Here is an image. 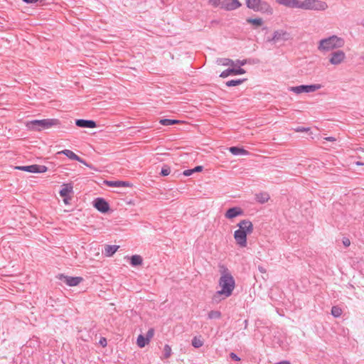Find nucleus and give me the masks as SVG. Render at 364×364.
<instances>
[{"label": "nucleus", "mask_w": 364, "mask_h": 364, "mask_svg": "<svg viewBox=\"0 0 364 364\" xmlns=\"http://www.w3.org/2000/svg\"><path fill=\"white\" fill-rule=\"evenodd\" d=\"M117 245H107L105 248V254L107 257L112 256L118 250Z\"/></svg>", "instance_id": "obj_24"}, {"label": "nucleus", "mask_w": 364, "mask_h": 364, "mask_svg": "<svg viewBox=\"0 0 364 364\" xmlns=\"http://www.w3.org/2000/svg\"><path fill=\"white\" fill-rule=\"evenodd\" d=\"M154 328H149L148 330V331L146 332V337H145L146 341H148L149 342L151 338L154 336Z\"/></svg>", "instance_id": "obj_36"}, {"label": "nucleus", "mask_w": 364, "mask_h": 364, "mask_svg": "<svg viewBox=\"0 0 364 364\" xmlns=\"http://www.w3.org/2000/svg\"><path fill=\"white\" fill-rule=\"evenodd\" d=\"M99 343L102 347H105L107 344V339L105 338H101Z\"/></svg>", "instance_id": "obj_43"}, {"label": "nucleus", "mask_w": 364, "mask_h": 364, "mask_svg": "<svg viewBox=\"0 0 364 364\" xmlns=\"http://www.w3.org/2000/svg\"><path fill=\"white\" fill-rule=\"evenodd\" d=\"M245 73L246 71L240 67H239L238 68H228L223 71L220 73V77L222 78H225L230 75H242L245 74Z\"/></svg>", "instance_id": "obj_13"}, {"label": "nucleus", "mask_w": 364, "mask_h": 364, "mask_svg": "<svg viewBox=\"0 0 364 364\" xmlns=\"http://www.w3.org/2000/svg\"><path fill=\"white\" fill-rule=\"evenodd\" d=\"M73 186L70 183L64 184L59 193L61 197L65 198L73 192Z\"/></svg>", "instance_id": "obj_21"}, {"label": "nucleus", "mask_w": 364, "mask_h": 364, "mask_svg": "<svg viewBox=\"0 0 364 364\" xmlns=\"http://www.w3.org/2000/svg\"><path fill=\"white\" fill-rule=\"evenodd\" d=\"M64 202H65V203H68V200H67L66 197H65V198H64Z\"/></svg>", "instance_id": "obj_51"}, {"label": "nucleus", "mask_w": 364, "mask_h": 364, "mask_svg": "<svg viewBox=\"0 0 364 364\" xmlns=\"http://www.w3.org/2000/svg\"><path fill=\"white\" fill-rule=\"evenodd\" d=\"M289 39H290L289 33L284 30H277L274 32L273 36L270 41L276 43L280 41H286Z\"/></svg>", "instance_id": "obj_10"}, {"label": "nucleus", "mask_w": 364, "mask_h": 364, "mask_svg": "<svg viewBox=\"0 0 364 364\" xmlns=\"http://www.w3.org/2000/svg\"><path fill=\"white\" fill-rule=\"evenodd\" d=\"M345 44L343 38L336 35L323 38L318 42V50L321 52H328L334 49L342 48Z\"/></svg>", "instance_id": "obj_3"}, {"label": "nucleus", "mask_w": 364, "mask_h": 364, "mask_svg": "<svg viewBox=\"0 0 364 364\" xmlns=\"http://www.w3.org/2000/svg\"><path fill=\"white\" fill-rule=\"evenodd\" d=\"M301 9L305 10L325 11L328 9L326 2L321 0H304L301 3Z\"/></svg>", "instance_id": "obj_5"}, {"label": "nucleus", "mask_w": 364, "mask_h": 364, "mask_svg": "<svg viewBox=\"0 0 364 364\" xmlns=\"http://www.w3.org/2000/svg\"><path fill=\"white\" fill-rule=\"evenodd\" d=\"M342 313L343 311L339 306H334L331 308V314L336 318L341 316Z\"/></svg>", "instance_id": "obj_31"}, {"label": "nucleus", "mask_w": 364, "mask_h": 364, "mask_svg": "<svg viewBox=\"0 0 364 364\" xmlns=\"http://www.w3.org/2000/svg\"><path fill=\"white\" fill-rule=\"evenodd\" d=\"M261 1L262 0H245L246 6L247 8L255 11H257L259 4H261Z\"/></svg>", "instance_id": "obj_22"}, {"label": "nucleus", "mask_w": 364, "mask_h": 364, "mask_svg": "<svg viewBox=\"0 0 364 364\" xmlns=\"http://www.w3.org/2000/svg\"><path fill=\"white\" fill-rule=\"evenodd\" d=\"M58 278L69 287L77 286L83 281V278L81 277H70L63 274H59Z\"/></svg>", "instance_id": "obj_7"}, {"label": "nucleus", "mask_w": 364, "mask_h": 364, "mask_svg": "<svg viewBox=\"0 0 364 364\" xmlns=\"http://www.w3.org/2000/svg\"><path fill=\"white\" fill-rule=\"evenodd\" d=\"M243 214V210L240 207H233L229 208L225 214V216L226 218L228 219H232L237 216L242 215Z\"/></svg>", "instance_id": "obj_14"}, {"label": "nucleus", "mask_w": 364, "mask_h": 364, "mask_svg": "<svg viewBox=\"0 0 364 364\" xmlns=\"http://www.w3.org/2000/svg\"><path fill=\"white\" fill-rule=\"evenodd\" d=\"M82 164H83L85 166L93 169L95 171H101V169L100 168L94 167L92 164L87 162V161H79Z\"/></svg>", "instance_id": "obj_37"}, {"label": "nucleus", "mask_w": 364, "mask_h": 364, "mask_svg": "<svg viewBox=\"0 0 364 364\" xmlns=\"http://www.w3.org/2000/svg\"><path fill=\"white\" fill-rule=\"evenodd\" d=\"M230 357L232 360H235V361H240V358L235 353L232 352L230 353Z\"/></svg>", "instance_id": "obj_39"}, {"label": "nucleus", "mask_w": 364, "mask_h": 364, "mask_svg": "<svg viewBox=\"0 0 364 364\" xmlns=\"http://www.w3.org/2000/svg\"><path fill=\"white\" fill-rule=\"evenodd\" d=\"M247 63V60L245 59V60H237L236 61V64L240 65V66H243L245 65L246 63Z\"/></svg>", "instance_id": "obj_42"}, {"label": "nucleus", "mask_w": 364, "mask_h": 364, "mask_svg": "<svg viewBox=\"0 0 364 364\" xmlns=\"http://www.w3.org/2000/svg\"><path fill=\"white\" fill-rule=\"evenodd\" d=\"M64 154L67 157L69 158V159H81L77 155H76L73 151L65 149L63 151H58L56 153V155H61Z\"/></svg>", "instance_id": "obj_23"}, {"label": "nucleus", "mask_w": 364, "mask_h": 364, "mask_svg": "<svg viewBox=\"0 0 364 364\" xmlns=\"http://www.w3.org/2000/svg\"><path fill=\"white\" fill-rule=\"evenodd\" d=\"M343 243L345 247H348L350 245V242L349 239L344 238L343 240Z\"/></svg>", "instance_id": "obj_44"}, {"label": "nucleus", "mask_w": 364, "mask_h": 364, "mask_svg": "<svg viewBox=\"0 0 364 364\" xmlns=\"http://www.w3.org/2000/svg\"><path fill=\"white\" fill-rule=\"evenodd\" d=\"M346 58V54L343 50H338L335 52H333L331 54V56L329 58V62L332 65H339L341 64L344 59Z\"/></svg>", "instance_id": "obj_9"}, {"label": "nucleus", "mask_w": 364, "mask_h": 364, "mask_svg": "<svg viewBox=\"0 0 364 364\" xmlns=\"http://www.w3.org/2000/svg\"><path fill=\"white\" fill-rule=\"evenodd\" d=\"M208 3L211 4L214 8L220 7L223 9L222 0H208Z\"/></svg>", "instance_id": "obj_35"}, {"label": "nucleus", "mask_w": 364, "mask_h": 364, "mask_svg": "<svg viewBox=\"0 0 364 364\" xmlns=\"http://www.w3.org/2000/svg\"><path fill=\"white\" fill-rule=\"evenodd\" d=\"M75 124L79 127L83 128H95L97 127L95 121L82 119H76Z\"/></svg>", "instance_id": "obj_16"}, {"label": "nucleus", "mask_w": 364, "mask_h": 364, "mask_svg": "<svg viewBox=\"0 0 364 364\" xmlns=\"http://www.w3.org/2000/svg\"><path fill=\"white\" fill-rule=\"evenodd\" d=\"M323 139L326 141H336V139L333 136L325 137Z\"/></svg>", "instance_id": "obj_46"}, {"label": "nucleus", "mask_w": 364, "mask_h": 364, "mask_svg": "<svg viewBox=\"0 0 364 364\" xmlns=\"http://www.w3.org/2000/svg\"><path fill=\"white\" fill-rule=\"evenodd\" d=\"M321 87V85L320 84H314V85H299L296 87H291V90L296 94H300L302 92H313L318 90H319Z\"/></svg>", "instance_id": "obj_6"}, {"label": "nucleus", "mask_w": 364, "mask_h": 364, "mask_svg": "<svg viewBox=\"0 0 364 364\" xmlns=\"http://www.w3.org/2000/svg\"><path fill=\"white\" fill-rule=\"evenodd\" d=\"M269 198V195L266 192H262L255 194V200L261 204L267 203Z\"/></svg>", "instance_id": "obj_20"}, {"label": "nucleus", "mask_w": 364, "mask_h": 364, "mask_svg": "<svg viewBox=\"0 0 364 364\" xmlns=\"http://www.w3.org/2000/svg\"><path fill=\"white\" fill-rule=\"evenodd\" d=\"M216 63L218 65H223L224 66L234 65V61L230 58H218Z\"/></svg>", "instance_id": "obj_27"}, {"label": "nucleus", "mask_w": 364, "mask_h": 364, "mask_svg": "<svg viewBox=\"0 0 364 364\" xmlns=\"http://www.w3.org/2000/svg\"><path fill=\"white\" fill-rule=\"evenodd\" d=\"M143 259L140 255H132L130 258V264L133 267H136L142 264Z\"/></svg>", "instance_id": "obj_25"}, {"label": "nucleus", "mask_w": 364, "mask_h": 364, "mask_svg": "<svg viewBox=\"0 0 364 364\" xmlns=\"http://www.w3.org/2000/svg\"><path fill=\"white\" fill-rule=\"evenodd\" d=\"M247 22L255 25L256 26H261L263 24V21L261 18H247Z\"/></svg>", "instance_id": "obj_32"}, {"label": "nucleus", "mask_w": 364, "mask_h": 364, "mask_svg": "<svg viewBox=\"0 0 364 364\" xmlns=\"http://www.w3.org/2000/svg\"><path fill=\"white\" fill-rule=\"evenodd\" d=\"M245 80H246V79L231 80L227 81L225 84L228 87H233V86H237V85L242 84Z\"/></svg>", "instance_id": "obj_29"}, {"label": "nucleus", "mask_w": 364, "mask_h": 364, "mask_svg": "<svg viewBox=\"0 0 364 364\" xmlns=\"http://www.w3.org/2000/svg\"><path fill=\"white\" fill-rule=\"evenodd\" d=\"M276 2L288 8L301 9V1L299 0H276Z\"/></svg>", "instance_id": "obj_15"}, {"label": "nucleus", "mask_w": 364, "mask_h": 364, "mask_svg": "<svg viewBox=\"0 0 364 364\" xmlns=\"http://www.w3.org/2000/svg\"><path fill=\"white\" fill-rule=\"evenodd\" d=\"M238 0H223V9L226 11L235 10L241 6Z\"/></svg>", "instance_id": "obj_12"}, {"label": "nucleus", "mask_w": 364, "mask_h": 364, "mask_svg": "<svg viewBox=\"0 0 364 364\" xmlns=\"http://www.w3.org/2000/svg\"><path fill=\"white\" fill-rule=\"evenodd\" d=\"M181 122V121L177 119H160L159 123L164 126H171L173 124H178Z\"/></svg>", "instance_id": "obj_26"}, {"label": "nucleus", "mask_w": 364, "mask_h": 364, "mask_svg": "<svg viewBox=\"0 0 364 364\" xmlns=\"http://www.w3.org/2000/svg\"><path fill=\"white\" fill-rule=\"evenodd\" d=\"M203 167L202 166H196V167H195L194 168H193V169L194 173H195V172H199V171H201L203 170Z\"/></svg>", "instance_id": "obj_45"}, {"label": "nucleus", "mask_w": 364, "mask_h": 364, "mask_svg": "<svg viewBox=\"0 0 364 364\" xmlns=\"http://www.w3.org/2000/svg\"><path fill=\"white\" fill-rule=\"evenodd\" d=\"M310 129L309 128H305V127H297L295 129V131L297 132H308Z\"/></svg>", "instance_id": "obj_41"}, {"label": "nucleus", "mask_w": 364, "mask_h": 364, "mask_svg": "<svg viewBox=\"0 0 364 364\" xmlns=\"http://www.w3.org/2000/svg\"><path fill=\"white\" fill-rule=\"evenodd\" d=\"M171 348L169 345L166 344L164 347V358L167 359L171 355Z\"/></svg>", "instance_id": "obj_34"}, {"label": "nucleus", "mask_w": 364, "mask_h": 364, "mask_svg": "<svg viewBox=\"0 0 364 364\" xmlns=\"http://www.w3.org/2000/svg\"><path fill=\"white\" fill-rule=\"evenodd\" d=\"M361 59L364 61V54L361 56Z\"/></svg>", "instance_id": "obj_52"}, {"label": "nucleus", "mask_w": 364, "mask_h": 364, "mask_svg": "<svg viewBox=\"0 0 364 364\" xmlns=\"http://www.w3.org/2000/svg\"><path fill=\"white\" fill-rule=\"evenodd\" d=\"M136 343L139 347L144 348L146 344L149 343V341H146V338L143 335H139L137 338Z\"/></svg>", "instance_id": "obj_28"}, {"label": "nucleus", "mask_w": 364, "mask_h": 364, "mask_svg": "<svg viewBox=\"0 0 364 364\" xmlns=\"http://www.w3.org/2000/svg\"><path fill=\"white\" fill-rule=\"evenodd\" d=\"M239 229L234 232L236 243L241 247L247 246V235L253 232V225L249 220H242L238 224Z\"/></svg>", "instance_id": "obj_2"}, {"label": "nucleus", "mask_w": 364, "mask_h": 364, "mask_svg": "<svg viewBox=\"0 0 364 364\" xmlns=\"http://www.w3.org/2000/svg\"><path fill=\"white\" fill-rule=\"evenodd\" d=\"M94 207L102 213H107L109 209L108 203L102 198H97L94 200Z\"/></svg>", "instance_id": "obj_11"}, {"label": "nucleus", "mask_w": 364, "mask_h": 364, "mask_svg": "<svg viewBox=\"0 0 364 364\" xmlns=\"http://www.w3.org/2000/svg\"><path fill=\"white\" fill-rule=\"evenodd\" d=\"M171 172L170 168L168 167H164L162 168L161 171V175L163 176H168Z\"/></svg>", "instance_id": "obj_38"}, {"label": "nucleus", "mask_w": 364, "mask_h": 364, "mask_svg": "<svg viewBox=\"0 0 364 364\" xmlns=\"http://www.w3.org/2000/svg\"><path fill=\"white\" fill-rule=\"evenodd\" d=\"M194 173V171L193 169H187V170H185L183 172V174L185 176H191L193 173Z\"/></svg>", "instance_id": "obj_40"}, {"label": "nucleus", "mask_w": 364, "mask_h": 364, "mask_svg": "<svg viewBox=\"0 0 364 364\" xmlns=\"http://www.w3.org/2000/svg\"><path fill=\"white\" fill-rule=\"evenodd\" d=\"M60 124V120L58 119H44L32 120L27 124V126L30 129L41 132L58 126Z\"/></svg>", "instance_id": "obj_4"}, {"label": "nucleus", "mask_w": 364, "mask_h": 364, "mask_svg": "<svg viewBox=\"0 0 364 364\" xmlns=\"http://www.w3.org/2000/svg\"><path fill=\"white\" fill-rule=\"evenodd\" d=\"M355 164L356 166H363L364 165V163H363L361 161H356Z\"/></svg>", "instance_id": "obj_49"}, {"label": "nucleus", "mask_w": 364, "mask_h": 364, "mask_svg": "<svg viewBox=\"0 0 364 364\" xmlns=\"http://www.w3.org/2000/svg\"><path fill=\"white\" fill-rule=\"evenodd\" d=\"M227 149L230 153H232L233 155H235V156H238V155L247 156V155H249V151L245 150V149H244L242 147L231 146L230 148H228Z\"/></svg>", "instance_id": "obj_19"}, {"label": "nucleus", "mask_w": 364, "mask_h": 364, "mask_svg": "<svg viewBox=\"0 0 364 364\" xmlns=\"http://www.w3.org/2000/svg\"><path fill=\"white\" fill-rule=\"evenodd\" d=\"M276 364H291V363L289 361L284 360V361L279 362Z\"/></svg>", "instance_id": "obj_50"}, {"label": "nucleus", "mask_w": 364, "mask_h": 364, "mask_svg": "<svg viewBox=\"0 0 364 364\" xmlns=\"http://www.w3.org/2000/svg\"><path fill=\"white\" fill-rule=\"evenodd\" d=\"M23 1L27 4H33V3H36L38 0H23Z\"/></svg>", "instance_id": "obj_47"}, {"label": "nucleus", "mask_w": 364, "mask_h": 364, "mask_svg": "<svg viewBox=\"0 0 364 364\" xmlns=\"http://www.w3.org/2000/svg\"><path fill=\"white\" fill-rule=\"evenodd\" d=\"M15 169L30 173H44L48 168L46 166L33 164L30 166H16Z\"/></svg>", "instance_id": "obj_8"}, {"label": "nucleus", "mask_w": 364, "mask_h": 364, "mask_svg": "<svg viewBox=\"0 0 364 364\" xmlns=\"http://www.w3.org/2000/svg\"><path fill=\"white\" fill-rule=\"evenodd\" d=\"M221 315L220 311L212 310L208 312V317L209 319H218L221 317Z\"/></svg>", "instance_id": "obj_30"}, {"label": "nucleus", "mask_w": 364, "mask_h": 364, "mask_svg": "<svg viewBox=\"0 0 364 364\" xmlns=\"http://www.w3.org/2000/svg\"><path fill=\"white\" fill-rule=\"evenodd\" d=\"M258 269L262 273L266 272V270H265V269L263 267L259 266L258 267Z\"/></svg>", "instance_id": "obj_48"}, {"label": "nucleus", "mask_w": 364, "mask_h": 364, "mask_svg": "<svg viewBox=\"0 0 364 364\" xmlns=\"http://www.w3.org/2000/svg\"><path fill=\"white\" fill-rule=\"evenodd\" d=\"M257 11L272 15L273 14V9L268 2L261 1Z\"/></svg>", "instance_id": "obj_18"}, {"label": "nucleus", "mask_w": 364, "mask_h": 364, "mask_svg": "<svg viewBox=\"0 0 364 364\" xmlns=\"http://www.w3.org/2000/svg\"><path fill=\"white\" fill-rule=\"evenodd\" d=\"M218 267L221 274L218 284L221 289L217 291L213 296V301L216 303L220 301V296H223V299H225L231 296L235 287V279L228 267L222 264H220Z\"/></svg>", "instance_id": "obj_1"}, {"label": "nucleus", "mask_w": 364, "mask_h": 364, "mask_svg": "<svg viewBox=\"0 0 364 364\" xmlns=\"http://www.w3.org/2000/svg\"><path fill=\"white\" fill-rule=\"evenodd\" d=\"M192 346L194 348H198L201 347L203 345V341H201L200 338L195 336L191 341Z\"/></svg>", "instance_id": "obj_33"}, {"label": "nucleus", "mask_w": 364, "mask_h": 364, "mask_svg": "<svg viewBox=\"0 0 364 364\" xmlns=\"http://www.w3.org/2000/svg\"><path fill=\"white\" fill-rule=\"evenodd\" d=\"M104 183L109 187H130L132 186L129 182L124 181H105Z\"/></svg>", "instance_id": "obj_17"}]
</instances>
